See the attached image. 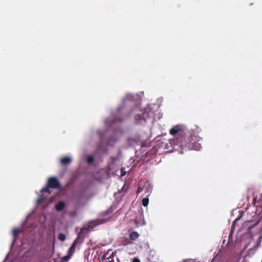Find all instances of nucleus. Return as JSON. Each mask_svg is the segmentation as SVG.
Returning a JSON list of instances; mask_svg holds the SVG:
<instances>
[{
	"instance_id": "obj_1",
	"label": "nucleus",
	"mask_w": 262,
	"mask_h": 262,
	"mask_svg": "<svg viewBox=\"0 0 262 262\" xmlns=\"http://www.w3.org/2000/svg\"><path fill=\"white\" fill-rule=\"evenodd\" d=\"M169 133L171 135L177 136L173 139L172 143L174 145H178L179 147H183L186 148V141L185 133L182 130L180 125H175L169 130Z\"/></svg>"
},
{
	"instance_id": "obj_2",
	"label": "nucleus",
	"mask_w": 262,
	"mask_h": 262,
	"mask_svg": "<svg viewBox=\"0 0 262 262\" xmlns=\"http://www.w3.org/2000/svg\"><path fill=\"white\" fill-rule=\"evenodd\" d=\"M186 148L180 147L182 150L186 151L193 149L195 150H199L202 147L203 139L198 135H191L190 134L188 135L187 134H186Z\"/></svg>"
},
{
	"instance_id": "obj_3",
	"label": "nucleus",
	"mask_w": 262,
	"mask_h": 262,
	"mask_svg": "<svg viewBox=\"0 0 262 262\" xmlns=\"http://www.w3.org/2000/svg\"><path fill=\"white\" fill-rule=\"evenodd\" d=\"M48 186L52 189H59L61 187L60 184L56 177H50L47 183Z\"/></svg>"
},
{
	"instance_id": "obj_4",
	"label": "nucleus",
	"mask_w": 262,
	"mask_h": 262,
	"mask_svg": "<svg viewBox=\"0 0 262 262\" xmlns=\"http://www.w3.org/2000/svg\"><path fill=\"white\" fill-rule=\"evenodd\" d=\"M71 162L72 159L70 157H64L60 160V163L62 165H68Z\"/></svg>"
},
{
	"instance_id": "obj_5",
	"label": "nucleus",
	"mask_w": 262,
	"mask_h": 262,
	"mask_svg": "<svg viewBox=\"0 0 262 262\" xmlns=\"http://www.w3.org/2000/svg\"><path fill=\"white\" fill-rule=\"evenodd\" d=\"M149 114L147 112H143L141 115H137L135 116V119L136 120H144V121L146 120V119L149 117Z\"/></svg>"
},
{
	"instance_id": "obj_6",
	"label": "nucleus",
	"mask_w": 262,
	"mask_h": 262,
	"mask_svg": "<svg viewBox=\"0 0 262 262\" xmlns=\"http://www.w3.org/2000/svg\"><path fill=\"white\" fill-rule=\"evenodd\" d=\"M65 207V203L62 202H58L56 205H55V208L57 211H61L64 209Z\"/></svg>"
},
{
	"instance_id": "obj_7",
	"label": "nucleus",
	"mask_w": 262,
	"mask_h": 262,
	"mask_svg": "<svg viewBox=\"0 0 262 262\" xmlns=\"http://www.w3.org/2000/svg\"><path fill=\"white\" fill-rule=\"evenodd\" d=\"M139 236V234L136 231H133L129 234V238L132 241L136 240Z\"/></svg>"
},
{
	"instance_id": "obj_8",
	"label": "nucleus",
	"mask_w": 262,
	"mask_h": 262,
	"mask_svg": "<svg viewBox=\"0 0 262 262\" xmlns=\"http://www.w3.org/2000/svg\"><path fill=\"white\" fill-rule=\"evenodd\" d=\"M76 244H77V239L75 240V241L72 244V246H71L70 249H69V252L70 253H73L75 251L76 247Z\"/></svg>"
},
{
	"instance_id": "obj_9",
	"label": "nucleus",
	"mask_w": 262,
	"mask_h": 262,
	"mask_svg": "<svg viewBox=\"0 0 262 262\" xmlns=\"http://www.w3.org/2000/svg\"><path fill=\"white\" fill-rule=\"evenodd\" d=\"M149 203V200L147 198H143L142 200V204L144 206L146 207L148 205Z\"/></svg>"
},
{
	"instance_id": "obj_10",
	"label": "nucleus",
	"mask_w": 262,
	"mask_h": 262,
	"mask_svg": "<svg viewBox=\"0 0 262 262\" xmlns=\"http://www.w3.org/2000/svg\"><path fill=\"white\" fill-rule=\"evenodd\" d=\"M58 238L61 241H64L66 238V236L63 233H59L58 236Z\"/></svg>"
},
{
	"instance_id": "obj_11",
	"label": "nucleus",
	"mask_w": 262,
	"mask_h": 262,
	"mask_svg": "<svg viewBox=\"0 0 262 262\" xmlns=\"http://www.w3.org/2000/svg\"><path fill=\"white\" fill-rule=\"evenodd\" d=\"M50 188H51L50 187H49L48 185H47V186L43 188H42L41 190V192H48L49 193H51V190L50 189Z\"/></svg>"
},
{
	"instance_id": "obj_12",
	"label": "nucleus",
	"mask_w": 262,
	"mask_h": 262,
	"mask_svg": "<svg viewBox=\"0 0 262 262\" xmlns=\"http://www.w3.org/2000/svg\"><path fill=\"white\" fill-rule=\"evenodd\" d=\"M46 200V197L43 195H41L37 200L38 203H41L43 201Z\"/></svg>"
},
{
	"instance_id": "obj_13",
	"label": "nucleus",
	"mask_w": 262,
	"mask_h": 262,
	"mask_svg": "<svg viewBox=\"0 0 262 262\" xmlns=\"http://www.w3.org/2000/svg\"><path fill=\"white\" fill-rule=\"evenodd\" d=\"M20 232V231L19 229H17V228H15L13 230V234L14 235V237H16L17 236V235Z\"/></svg>"
},
{
	"instance_id": "obj_14",
	"label": "nucleus",
	"mask_w": 262,
	"mask_h": 262,
	"mask_svg": "<svg viewBox=\"0 0 262 262\" xmlns=\"http://www.w3.org/2000/svg\"><path fill=\"white\" fill-rule=\"evenodd\" d=\"M86 160L88 163H92L94 161V158L93 156H89Z\"/></svg>"
},
{
	"instance_id": "obj_15",
	"label": "nucleus",
	"mask_w": 262,
	"mask_h": 262,
	"mask_svg": "<svg viewBox=\"0 0 262 262\" xmlns=\"http://www.w3.org/2000/svg\"><path fill=\"white\" fill-rule=\"evenodd\" d=\"M70 258V256L69 255L65 256L62 257L61 262H66L68 261Z\"/></svg>"
},
{
	"instance_id": "obj_16",
	"label": "nucleus",
	"mask_w": 262,
	"mask_h": 262,
	"mask_svg": "<svg viewBox=\"0 0 262 262\" xmlns=\"http://www.w3.org/2000/svg\"><path fill=\"white\" fill-rule=\"evenodd\" d=\"M122 121V119H118V118H116L115 119L114 121H113V122H117V121H119V122H121Z\"/></svg>"
},
{
	"instance_id": "obj_17",
	"label": "nucleus",
	"mask_w": 262,
	"mask_h": 262,
	"mask_svg": "<svg viewBox=\"0 0 262 262\" xmlns=\"http://www.w3.org/2000/svg\"><path fill=\"white\" fill-rule=\"evenodd\" d=\"M132 262H140V260L138 259V258H135Z\"/></svg>"
},
{
	"instance_id": "obj_18",
	"label": "nucleus",
	"mask_w": 262,
	"mask_h": 262,
	"mask_svg": "<svg viewBox=\"0 0 262 262\" xmlns=\"http://www.w3.org/2000/svg\"><path fill=\"white\" fill-rule=\"evenodd\" d=\"M138 191L139 192L140 191V188L139 187L138 189Z\"/></svg>"
},
{
	"instance_id": "obj_19",
	"label": "nucleus",
	"mask_w": 262,
	"mask_h": 262,
	"mask_svg": "<svg viewBox=\"0 0 262 262\" xmlns=\"http://www.w3.org/2000/svg\"><path fill=\"white\" fill-rule=\"evenodd\" d=\"M106 258L107 259H110V257H107Z\"/></svg>"
}]
</instances>
